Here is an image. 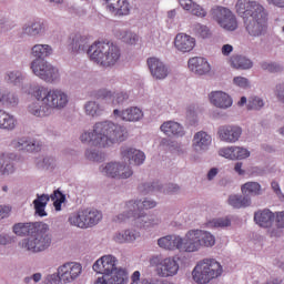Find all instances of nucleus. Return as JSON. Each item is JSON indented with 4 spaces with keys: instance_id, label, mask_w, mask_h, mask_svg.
Wrapping results in <instances>:
<instances>
[{
    "instance_id": "31",
    "label": "nucleus",
    "mask_w": 284,
    "mask_h": 284,
    "mask_svg": "<svg viewBox=\"0 0 284 284\" xmlns=\"http://www.w3.org/2000/svg\"><path fill=\"white\" fill-rule=\"evenodd\" d=\"M105 276L109 277V284H125L128 282V271L123 268H115Z\"/></svg>"
},
{
    "instance_id": "47",
    "label": "nucleus",
    "mask_w": 284,
    "mask_h": 284,
    "mask_svg": "<svg viewBox=\"0 0 284 284\" xmlns=\"http://www.w3.org/2000/svg\"><path fill=\"white\" fill-rule=\"evenodd\" d=\"M43 26L40 22H34L29 27L24 28V34H29L30 37H37L42 30Z\"/></svg>"
},
{
    "instance_id": "51",
    "label": "nucleus",
    "mask_w": 284,
    "mask_h": 284,
    "mask_svg": "<svg viewBox=\"0 0 284 284\" xmlns=\"http://www.w3.org/2000/svg\"><path fill=\"white\" fill-rule=\"evenodd\" d=\"M191 14L194 17H200V19H203V17H207V11L203 9V7L195 3V6L191 10Z\"/></svg>"
},
{
    "instance_id": "21",
    "label": "nucleus",
    "mask_w": 284,
    "mask_h": 284,
    "mask_svg": "<svg viewBox=\"0 0 284 284\" xmlns=\"http://www.w3.org/2000/svg\"><path fill=\"white\" fill-rule=\"evenodd\" d=\"M174 47L179 52H192L196 47V39L185 33H178L174 39Z\"/></svg>"
},
{
    "instance_id": "3",
    "label": "nucleus",
    "mask_w": 284,
    "mask_h": 284,
    "mask_svg": "<svg viewBox=\"0 0 284 284\" xmlns=\"http://www.w3.org/2000/svg\"><path fill=\"white\" fill-rule=\"evenodd\" d=\"M125 129L110 121L98 122L93 126V132H84L80 140L94 148H110L114 143L124 141Z\"/></svg>"
},
{
    "instance_id": "33",
    "label": "nucleus",
    "mask_w": 284,
    "mask_h": 284,
    "mask_svg": "<svg viewBox=\"0 0 284 284\" xmlns=\"http://www.w3.org/2000/svg\"><path fill=\"white\" fill-rule=\"evenodd\" d=\"M121 119L123 121H141L143 119V111L136 106L125 109L121 112Z\"/></svg>"
},
{
    "instance_id": "9",
    "label": "nucleus",
    "mask_w": 284,
    "mask_h": 284,
    "mask_svg": "<svg viewBox=\"0 0 284 284\" xmlns=\"http://www.w3.org/2000/svg\"><path fill=\"white\" fill-rule=\"evenodd\" d=\"M211 14L214 21H216V23L223 30H226L227 32H234L235 30H239V19L236 18V14L232 12V10L219 6L211 10Z\"/></svg>"
},
{
    "instance_id": "56",
    "label": "nucleus",
    "mask_w": 284,
    "mask_h": 284,
    "mask_svg": "<svg viewBox=\"0 0 284 284\" xmlns=\"http://www.w3.org/2000/svg\"><path fill=\"white\" fill-rule=\"evenodd\" d=\"M179 3L181 6V8H183V10H187L189 12H191V10L194 8V6L196 3H194V1L192 0H179Z\"/></svg>"
},
{
    "instance_id": "25",
    "label": "nucleus",
    "mask_w": 284,
    "mask_h": 284,
    "mask_svg": "<svg viewBox=\"0 0 284 284\" xmlns=\"http://www.w3.org/2000/svg\"><path fill=\"white\" fill-rule=\"evenodd\" d=\"M95 99H102V100H109L113 104L114 103H123V101H128L130 99V95L125 92L116 93L115 95L112 94V91H108L106 89H101L94 94Z\"/></svg>"
},
{
    "instance_id": "15",
    "label": "nucleus",
    "mask_w": 284,
    "mask_h": 284,
    "mask_svg": "<svg viewBox=\"0 0 284 284\" xmlns=\"http://www.w3.org/2000/svg\"><path fill=\"white\" fill-rule=\"evenodd\" d=\"M158 245L159 247H162V250H179L180 252H187V235H185L184 241L183 237L179 235H166L158 240Z\"/></svg>"
},
{
    "instance_id": "48",
    "label": "nucleus",
    "mask_w": 284,
    "mask_h": 284,
    "mask_svg": "<svg viewBox=\"0 0 284 284\" xmlns=\"http://www.w3.org/2000/svg\"><path fill=\"white\" fill-rule=\"evenodd\" d=\"M265 103L263 102V99L258 97H252L248 99L247 109L248 110H261Z\"/></svg>"
},
{
    "instance_id": "62",
    "label": "nucleus",
    "mask_w": 284,
    "mask_h": 284,
    "mask_svg": "<svg viewBox=\"0 0 284 284\" xmlns=\"http://www.w3.org/2000/svg\"><path fill=\"white\" fill-rule=\"evenodd\" d=\"M233 51H234V47H232V44H224L222 47V54L224 57H230V54H232Z\"/></svg>"
},
{
    "instance_id": "50",
    "label": "nucleus",
    "mask_w": 284,
    "mask_h": 284,
    "mask_svg": "<svg viewBox=\"0 0 284 284\" xmlns=\"http://www.w3.org/2000/svg\"><path fill=\"white\" fill-rule=\"evenodd\" d=\"M262 70H266L267 72H281L283 68L276 63H267V62H262L261 63Z\"/></svg>"
},
{
    "instance_id": "24",
    "label": "nucleus",
    "mask_w": 284,
    "mask_h": 284,
    "mask_svg": "<svg viewBox=\"0 0 284 284\" xmlns=\"http://www.w3.org/2000/svg\"><path fill=\"white\" fill-rule=\"evenodd\" d=\"M210 145H212V136L210 134L205 131L195 133L193 138V150L195 152H205Z\"/></svg>"
},
{
    "instance_id": "36",
    "label": "nucleus",
    "mask_w": 284,
    "mask_h": 284,
    "mask_svg": "<svg viewBox=\"0 0 284 284\" xmlns=\"http://www.w3.org/2000/svg\"><path fill=\"white\" fill-rule=\"evenodd\" d=\"M32 54L37 59H45L52 54V47L48 44H36L32 48Z\"/></svg>"
},
{
    "instance_id": "39",
    "label": "nucleus",
    "mask_w": 284,
    "mask_h": 284,
    "mask_svg": "<svg viewBox=\"0 0 284 284\" xmlns=\"http://www.w3.org/2000/svg\"><path fill=\"white\" fill-rule=\"evenodd\" d=\"M14 172V164L7 155L0 156V174H12Z\"/></svg>"
},
{
    "instance_id": "6",
    "label": "nucleus",
    "mask_w": 284,
    "mask_h": 284,
    "mask_svg": "<svg viewBox=\"0 0 284 284\" xmlns=\"http://www.w3.org/2000/svg\"><path fill=\"white\" fill-rule=\"evenodd\" d=\"M88 55L91 61L102 65V68H112L121 59V49L113 42L99 41L91 44L88 49Z\"/></svg>"
},
{
    "instance_id": "17",
    "label": "nucleus",
    "mask_w": 284,
    "mask_h": 284,
    "mask_svg": "<svg viewBox=\"0 0 284 284\" xmlns=\"http://www.w3.org/2000/svg\"><path fill=\"white\" fill-rule=\"evenodd\" d=\"M106 10L116 17H128L132 10L130 1L128 0H101Z\"/></svg>"
},
{
    "instance_id": "43",
    "label": "nucleus",
    "mask_w": 284,
    "mask_h": 284,
    "mask_svg": "<svg viewBox=\"0 0 284 284\" xmlns=\"http://www.w3.org/2000/svg\"><path fill=\"white\" fill-rule=\"evenodd\" d=\"M234 161H243V159H248L250 152L247 149L242 146H233Z\"/></svg>"
},
{
    "instance_id": "45",
    "label": "nucleus",
    "mask_w": 284,
    "mask_h": 284,
    "mask_svg": "<svg viewBox=\"0 0 284 284\" xmlns=\"http://www.w3.org/2000/svg\"><path fill=\"white\" fill-rule=\"evenodd\" d=\"M85 112L89 116H97L101 114V106L97 102H89L84 106Z\"/></svg>"
},
{
    "instance_id": "23",
    "label": "nucleus",
    "mask_w": 284,
    "mask_h": 284,
    "mask_svg": "<svg viewBox=\"0 0 284 284\" xmlns=\"http://www.w3.org/2000/svg\"><path fill=\"white\" fill-rule=\"evenodd\" d=\"M210 102L215 108H220L221 110H227V108H232V98L223 92V91H213L209 94Z\"/></svg>"
},
{
    "instance_id": "11",
    "label": "nucleus",
    "mask_w": 284,
    "mask_h": 284,
    "mask_svg": "<svg viewBox=\"0 0 284 284\" xmlns=\"http://www.w3.org/2000/svg\"><path fill=\"white\" fill-rule=\"evenodd\" d=\"M50 199L53 201L55 212H61V205L65 203V194L59 190H55L51 195L42 194L33 201L36 213L39 216H48V213L45 212V205H48V201H50Z\"/></svg>"
},
{
    "instance_id": "42",
    "label": "nucleus",
    "mask_w": 284,
    "mask_h": 284,
    "mask_svg": "<svg viewBox=\"0 0 284 284\" xmlns=\"http://www.w3.org/2000/svg\"><path fill=\"white\" fill-rule=\"evenodd\" d=\"M0 103H3V105H17L19 103V99L14 97L12 93H1L0 92Z\"/></svg>"
},
{
    "instance_id": "12",
    "label": "nucleus",
    "mask_w": 284,
    "mask_h": 284,
    "mask_svg": "<svg viewBox=\"0 0 284 284\" xmlns=\"http://www.w3.org/2000/svg\"><path fill=\"white\" fill-rule=\"evenodd\" d=\"M31 70L36 77H39V79L47 83H52L59 79V70L43 59L33 60L31 62Z\"/></svg>"
},
{
    "instance_id": "64",
    "label": "nucleus",
    "mask_w": 284,
    "mask_h": 284,
    "mask_svg": "<svg viewBox=\"0 0 284 284\" xmlns=\"http://www.w3.org/2000/svg\"><path fill=\"white\" fill-rule=\"evenodd\" d=\"M131 284H140L141 283V272L135 271L131 276Z\"/></svg>"
},
{
    "instance_id": "57",
    "label": "nucleus",
    "mask_w": 284,
    "mask_h": 284,
    "mask_svg": "<svg viewBox=\"0 0 284 284\" xmlns=\"http://www.w3.org/2000/svg\"><path fill=\"white\" fill-rule=\"evenodd\" d=\"M144 192H161V185L159 182H153L152 184H144Z\"/></svg>"
},
{
    "instance_id": "49",
    "label": "nucleus",
    "mask_w": 284,
    "mask_h": 284,
    "mask_svg": "<svg viewBox=\"0 0 284 284\" xmlns=\"http://www.w3.org/2000/svg\"><path fill=\"white\" fill-rule=\"evenodd\" d=\"M219 156L234 161V146H224L217 151Z\"/></svg>"
},
{
    "instance_id": "2",
    "label": "nucleus",
    "mask_w": 284,
    "mask_h": 284,
    "mask_svg": "<svg viewBox=\"0 0 284 284\" xmlns=\"http://www.w3.org/2000/svg\"><path fill=\"white\" fill-rule=\"evenodd\" d=\"M17 236H29L21 242L28 252H43L52 244L50 226L43 222L17 223L13 225Z\"/></svg>"
},
{
    "instance_id": "26",
    "label": "nucleus",
    "mask_w": 284,
    "mask_h": 284,
    "mask_svg": "<svg viewBox=\"0 0 284 284\" xmlns=\"http://www.w3.org/2000/svg\"><path fill=\"white\" fill-rule=\"evenodd\" d=\"M69 41V45L73 52H81L85 50L90 43L88 36H81V33L71 34Z\"/></svg>"
},
{
    "instance_id": "59",
    "label": "nucleus",
    "mask_w": 284,
    "mask_h": 284,
    "mask_svg": "<svg viewBox=\"0 0 284 284\" xmlns=\"http://www.w3.org/2000/svg\"><path fill=\"white\" fill-rule=\"evenodd\" d=\"M11 212H12V207L0 206V219H6V217L10 216Z\"/></svg>"
},
{
    "instance_id": "19",
    "label": "nucleus",
    "mask_w": 284,
    "mask_h": 284,
    "mask_svg": "<svg viewBox=\"0 0 284 284\" xmlns=\"http://www.w3.org/2000/svg\"><path fill=\"white\" fill-rule=\"evenodd\" d=\"M146 64L153 79L161 80L168 77V67L159 58H149Z\"/></svg>"
},
{
    "instance_id": "29",
    "label": "nucleus",
    "mask_w": 284,
    "mask_h": 284,
    "mask_svg": "<svg viewBox=\"0 0 284 284\" xmlns=\"http://www.w3.org/2000/svg\"><path fill=\"white\" fill-rule=\"evenodd\" d=\"M17 128V119L14 115L0 109V130H7L8 132Z\"/></svg>"
},
{
    "instance_id": "27",
    "label": "nucleus",
    "mask_w": 284,
    "mask_h": 284,
    "mask_svg": "<svg viewBox=\"0 0 284 284\" xmlns=\"http://www.w3.org/2000/svg\"><path fill=\"white\" fill-rule=\"evenodd\" d=\"M275 214L270 209L256 212L254 214V221L260 227H272L274 223Z\"/></svg>"
},
{
    "instance_id": "40",
    "label": "nucleus",
    "mask_w": 284,
    "mask_h": 284,
    "mask_svg": "<svg viewBox=\"0 0 284 284\" xmlns=\"http://www.w3.org/2000/svg\"><path fill=\"white\" fill-rule=\"evenodd\" d=\"M7 83H12V85H21L23 82V74L21 71H10L4 77Z\"/></svg>"
},
{
    "instance_id": "28",
    "label": "nucleus",
    "mask_w": 284,
    "mask_h": 284,
    "mask_svg": "<svg viewBox=\"0 0 284 284\" xmlns=\"http://www.w3.org/2000/svg\"><path fill=\"white\" fill-rule=\"evenodd\" d=\"M160 130L166 134V136H183V126L174 121L164 122Z\"/></svg>"
},
{
    "instance_id": "22",
    "label": "nucleus",
    "mask_w": 284,
    "mask_h": 284,
    "mask_svg": "<svg viewBox=\"0 0 284 284\" xmlns=\"http://www.w3.org/2000/svg\"><path fill=\"white\" fill-rule=\"evenodd\" d=\"M187 65L191 72L199 74V77H203V74H207L212 70L210 62H207L205 58L201 57L191 58Z\"/></svg>"
},
{
    "instance_id": "63",
    "label": "nucleus",
    "mask_w": 284,
    "mask_h": 284,
    "mask_svg": "<svg viewBox=\"0 0 284 284\" xmlns=\"http://www.w3.org/2000/svg\"><path fill=\"white\" fill-rule=\"evenodd\" d=\"M266 2L274 8H284V0H266Z\"/></svg>"
},
{
    "instance_id": "14",
    "label": "nucleus",
    "mask_w": 284,
    "mask_h": 284,
    "mask_svg": "<svg viewBox=\"0 0 284 284\" xmlns=\"http://www.w3.org/2000/svg\"><path fill=\"white\" fill-rule=\"evenodd\" d=\"M101 172L105 176L111 179H130L134 174L130 165H125L119 162L106 163L101 166Z\"/></svg>"
},
{
    "instance_id": "18",
    "label": "nucleus",
    "mask_w": 284,
    "mask_h": 284,
    "mask_svg": "<svg viewBox=\"0 0 284 284\" xmlns=\"http://www.w3.org/2000/svg\"><path fill=\"white\" fill-rule=\"evenodd\" d=\"M116 270V257L113 255H103L93 264V271L102 276L111 274Z\"/></svg>"
},
{
    "instance_id": "5",
    "label": "nucleus",
    "mask_w": 284,
    "mask_h": 284,
    "mask_svg": "<svg viewBox=\"0 0 284 284\" xmlns=\"http://www.w3.org/2000/svg\"><path fill=\"white\" fill-rule=\"evenodd\" d=\"M152 207H156V202L152 200L143 202L131 200L124 204L123 214L115 217V223H123V221L132 219L139 227H154V225H159V219L145 214V210H152Z\"/></svg>"
},
{
    "instance_id": "53",
    "label": "nucleus",
    "mask_w": 284,
    "mask_h": 284,
    "mask_svg": "<svg viewBox=\"0 0 284 284\" xmlns=\"http://www.w3.org/2000/svg\"><path fill=\"white\" fill-rule=\"evenodd\" d=\"M231 224L230 219H216L212 222L213 227H230Z\"/></svg>"
},
{
    "instance_id": "46",
    "label": "nucleus",
    "mask_w": 284,
    "mask_h": 284,
    "mask_svg": "<svg viewBox=\"0 0 284 284\" xmlns=\"http://www.w3.org/2000/svg\"><path fill=\"white\" fill-rule=\"evenodd\" d=\"M12 148L16 150H30V142L28 138H20L11 142Z\"/></svg>"
},
{
    "instance_id": "41",
    "label": "nucleus",
    "mask_w": 284,
    "mask_h": 284,
    "mask_svg": "<svg viewBox=\"0 0 284 284\" xmlns=\"http://www.w3.org/2000/svg\"><path fill=\"white\" fill-rule=\"evenodd\" d=\"M120 39L123 43H128V45H134L139 42V36L130 31L122 32Z\"/></svg>"
},
{
    "instance_id": "32",
    "label": "nucleus",
    "mask_w": 284,
    "mask_h": 284,
    "mask_svg": "<svg viewBox=\"0 0 284 284\" xmlns=\"http://www.w3.org/2000/svg\"><path fill=\"white\" fill-rule=\"evenodd\" d=\"M227 202L229 205L235 210H241V207H250L252 204V200L243 195H230Z\"/></svg>"
},
{
    "instance_id": "20",
    "label": "nucleus",
    "mask_w": 284,
    "mask_h": 284,
    "mask_svg": "<svg viewBox=\"0 0 284 284\" xmlns=\"http://www.w3.org/2000/svg\"><path fill=\"white\" fill-rule=\"evenodd\" d=\"M121 156L124 161H128L131 165H142L145 161V153L140 150L122 146L121 148Z\"/></svg>"
},
{
    "instance_id": "60",
    "label": "nucleus",
    "mask_w": 284,
    "mask_h": 284,
    "mask_svg": "<svg viewBox=\"0 0 284 284\" xmlns=\"http://www.w3.org/2000/svg\"><path fill=\"white\" fill-rule=\"evenodd\" d=\"M276 97L278 101L284 103V84H280L276 87Z\"/></svg>"
},
{
    "instance_id": "30",
    "label": "nucleus",
    "mask_w": 284,
    "mask_h": 284,
    "mask_svg": "<svg viewBox=\"0 0 284 284\" xmlns=\"http://www.w3.org/2000/svg\"><path fill=\"white\" fill-rule=\"evenodd\" d=\"M140 234L136 231L125 230L122 232H116L113 235L114 243H133L135 239H139Z\"/></svg>"
},
{
    "instance_id": "34",
    "label": "nucleus",
    "mask_w": 284,
    "mask_h": 284,
    "mask_svg": "<svg viewBox=\"0 0 284 284\" xmlns=\"http://www.w3.org/2000/svg\"><path fill=\"white\" fill-rule=\"evenodd\" d=\"M230 61L232 68H235V70H250L253 65L252 60L243 55H233Z\"/></svg>"
},
{
    "instance_id": "52",
    "label": "nucleus",
    "mask_w": 284,
    "mask_h": 284,
    "mask_svg": "<svg viewBox=\"0 0 284 284\" xmlns=\"http://www.w3.org/2000/svg\"><path fill=\"white\" fill-rule=\"evenodd\" d=\"M274 214H275L274 223L276 225V229L283 230V227H284V211L276 212Z\"/></svg>"
},
{
    "instance_id": "54",
    "label": "nucleus",
    "mask_w": 284,
    "mask_h": 284,
    "mask_svg": "<svg viewBox=\"0 0 284 284\" xmlns=\"http://www.w3.org/2000/svg\"><path fill=\"white\" fill-rule=\"evenodd\" d=\"M85 156H87V159H89L90 161H97V162L103 161V154H101V153H99V152H92V151H90V150H87Z\"/></svg>"
},
{
    "instance_id": "38",
    "label": "nucleus",
    "mask_w": 284,
    "mask_h": 284,
    "mask_svg": "<svg viewBox=\"0 0 284 284\" xmlns=\"http://www.w3.org/2000/svg\"><path fill=\"white\" fill-rule=\"evenodd\" d=\"M85 219H87V227H92L103 219V214L98 210L88 211L84 210Z\"/></svg>"
},
{
    "instance_id": "55",
    "label": "nucleus",
    "mask_w": 284,
    "mask_h": 284,
    "mask_svg": "<svg viewBox=\"0 0 284 284\" xmlns=\"http://www.w3.org/2000/svg\"><path fill=\"white\" fill-rule=\"evenodd\" d=\"M233 83H235V85H237L239 88H250V80L244 77L234 78Z\"/></svg>"
},
{
    "instance_id": "7",
    "label": "nucleus",
    "mask_w": 284,
    "mask_h": 284,
    "mask_svg": "<svg viewBox=\"0 0 284 284\" xmlns=\"http://www.w3.org/2000/svg\"><path fill=\"white\" fill-rule=\"evenodd\" d=\"M192 274L195 283L207 284L212 278H219L223 274V266L216 260H203L197 263Z\"/></svg>"
},
{
    "instance_id": "10",
    "label": "nucleus",
    "mask_w": 284,
    "mask_h": 284,
    "mask_svg": "<svg viewBox=\"0 0 284 284\" xmlns=\"http://www.w3.org/2000/svg\"><path fill=\"white\" fill-rule=\"evenodd\" d=\"M189 246L186 252H199L201 247H212L216 243V239L207 231H189L186 233Z\"/></svg>"
},
{
    "instance_id": "1",
    "label": "nucleus",
    "mask_w": 284,
    "mask_h": 284,
    "mask_svg": "<svg viewBox=\"0 0 284 284\" xmlns=\"http://www.w3.org/2000/svg\"><path fill=\"white\" fill-rule=\"evenodd\" d=\"M235 12L243 19L244 28L250 37H263L267 32V11L257 1L237 0Z\"/></svg>"
},
{
    "instance_id": "4",
    "label": "nucleus",
    "mask_w": 284,
    "mask_h": 284,
    "mask_svg": "<svg viewBox=\"0 0 284 284\" xmlns=\"http://www.w3.org/2000/svg\"><path fill=\"white\" fill-rule=\"evenodd\" d=\"M34 97L37 101L28 106L33 116H50L52 110H63L68 105V94L59 89L48 90L40 87L34 92Z\"/></svg>"
},
{
    "instance_id": "35",
    "label": "nucleus",
    "mask_w": 284,
    "mask_h": 284,
    "mask_svg": "<svg viewBox=\"0 0 284 284\" xmlns=\"http://www.w3.org/2000/svg\"><path fill=\"white\" fill-rule=\"evenodd\" d=\"M70 225H74L75 227H81L82 230L88 229V221L85 219L84 211H79L78 213H73L69 216Z\"/></svg>"
},
{
    "instance_id": "8",
    "label": "nucleus",
    "mask_w": 284,
    "mask_h": 284,
    "mask_svg": "<svg viewBox=\"0 0 284 284\" xmlns=\"http://www.w3.org/2000/svg\"><path fill=\"white\" fill-rule=\"evenodd\" d=\"M150 265L154 268L155 274L160 278H172V276H176L179 270H181L179 257L176 256H153L150 258Z\"/></svg>"
},
{
    "instance_id": "44",
    "label": "nucleus",
    "mask_w": 284,
    "mask_h": 284,
    "mask_svg": "<svg viewBox=\"0 0 284 284\" xmlns=\"http://www.w3.org/2000/svg\"><path fill=\"white\" fill-rule=\"evenodd\" d=\"M196 37H201V39H207L212 32H210V28H207V26H203V24H195L193 28Z\"/></svg>"
},
{
    "instance_id": "58",
    "label": "nucleus",
    "mask_w": 284,
    "mask_h": 284,
    "mask_svg": "<svg viewBox=\"0 0 284 284\" xmlns=\"http://www.w3.org/2000/svg\"><path fill=\"white\" fill-rule=\"evenodd\" d=\"M272 190L273 192H275V194L278 196V199H284L283 192L281 191V185L278 184V182L273 181L271 183Z\"/></svg>"
},
{
    "instance_id": "16",
    "label": "nucleus",
    "mask_w": 284,
    "mask_h": 284,
    "mask_svg": "<svg viewBox=\"0 0 284 284\" xmlns=\"http://www.w3.org/2000/svg\"><path fill=\"white\" fill-rule=\"evenodd\" d=\"M241 134H243V129L239 125L225 124L217 130V136L224 143H236L241 139Z\"/></svg>"
},
{
    "instance_id": "61",
    "label": "nucleus",
    "mask_w": 284,
    "mask_h": 284,
    "mask_svg": "<svg viewBox=\"0 0 284 284\" xmlns=\"http://www.w3.org/2000/svg\"><path fill=\"white\" fill-rule=\"evenodd\" d=\"M53 164H54V159L44 158L42 163L39 165H40V168H45L47 170H49V168H51Z\"/></svg>"
},
{
    "instance_id": "13",
    "label": "nucleus",
    "mask_w": 284,
    "mask_h": 284,
    "mask_svg": "<svg viewBox=\"0 0 284 284\" xmlns=\"http://www.w3.org/2000/svg\"><path fill=\"white\" fill-rule=\"evenodd\" d=\"M81 272H83V267L80 263L69 262L61 265L58 268V275H51V280L54 281L58 276L60 283H72V281H75V278L81 276Z\"/></svg>"
},
{
    "instance_id": "37",
    "label": "nucleus",
    "mask_w": 284,
    "mask_h": 284,
    "mask_svg": "<svg viewBox=\"0 0 284 284\" xmlns=\"http://www.w3.org/2000/svg\"><path fill=\"white\" fill-rule=\"evenodd\" d=\"M242 193L251 196L261 195V184L258 182H246L241 186Z\"/></svg>"
}]
</instances>
